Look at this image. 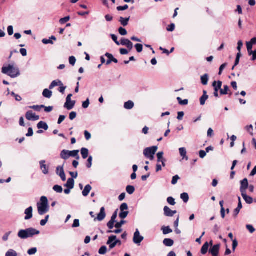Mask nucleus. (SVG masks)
<instances>
[{
	"label": "nucleus",
	"mask_w": 256,
	"mask_h": 256,
	"mask_svg": "<svg viewBox=\"0 0 256 256\" xmlns=\"http://www.w3.org/2000/svg\"><path fill=\"white\" fill-rule=\"evenodd\" d=\"M76 104L75 100H72L69 103L66 102L64 104V107L66 108L68 110H71L74 108V105Z\"/></svg>",
	"instance_id": "aec40b11"
},
{
	"label": "nucleus",
	"mask_w": 256,
	"mask_h": 256,
	"mask_svg": "<svg viewBox=\"0 0 256 256\" xmlns=\"http://www.w3.org/2000/svg\"><path fill=\"white\" fill-rule=\"evenodd\" d=\"M118 32L121 36H126L128 34L126 30L122 27L119 28Z\"/></svg>",
	"instance_id": "49530a36"
},
{
	"label": "nucleus",
	"mask_w": 256,
	"mask_h": 256,
	"mask_svg": "<svg viewBox=\"0 0 256 256\" xmlns=\"http://www.w3.org/2000/svg\"><path fill=\"white\" fill-rule=\"evenodd\" d=\"M180 178L178 175H176L172 177V184L173 185L176 184L178 182V180Z\"/></svg>",
	"instance_id": "864d4df0"
},
{
	"label": "nucleus",
	"mask_w": 256,
	"mask_h": 256,
	"mask_svg": "<svg viewBox=\"0 0 256 256\" xmlns=\"http://www.w3.org/2000/svg\"><path fill=\"white\" fill-rule=\"evenodd\" d=\"M180 198L183 200L184 202L186 203L189 200L188 194L186 192H184L180 194Z\"/></svg>",
	"instance_id": "72a5a7b5"
},
{
	"label": "nucleus",
	"mask_w": 256,
	"mask_h": 256,
	"mask_svg": "<svg viewBox=\"0 0 256 256\" xmlns=\"http://www.w3.org/2000/svg\"><path fill=\"white\" fill-rule=\"evenodd\" d=\"M240 191L241 193H242V192H246V190L248 188V179L245 178L243 180L240 181Z\"/></svg>",
	"instance_id": "ddd939ff"
},
{
	"label": "nucleus",
	"mask_w": 256,
	"mask_h": 256,
	"mask_svg": "<svg viewBox=\"0 0 256 256\" xmlns=\"http://www.w3.org/2000/svg\"><path fill=\"white\" fill-rule=\"evenodd\" d=\"M38 213L42 216L49 211L50 206L48 203V200L45 196L40 198V202L37 203Z\"/></svg>",
	"instance_id": "f257e3e1"
},
{
	"label": "nucleus",
	"mask_w": 256,
	"mask_h": 256,
	"mask_svg": "<svg viewBox=\"0 0 256 256\" xmlns=\"http://www.w3.org/2000/svg\"><path fill=\"white\" fill-rule=\"evenodd\" d=\"M70 20V16H66L64 18H62L60 20V22L61 24H64L65 23H66V22H68V21H69Z\"/></svg>",
	"instance_id": "09e8293b"
},
{
	"label": "nucleus",
	"mask_w": 256,
	"mask_h": 256,
	"mask_svg": "<svg viewBox=\"0 0 256 256\" xmlns=\"http://www.w3.org/2000/svg\"><path fill=\"white\" fill-rule=\"evenodd\" d=\"M208 246L209 245L208 242H206V243L204 244L202 246L201 248V253L202 254H206L208 250Z\"/></svg>",
	"instance_id": "2f4dec72"
},
{
	"label": "nucleus",
	"mask_w": 256,
	"mask_h": 256,
	"mask_svg": "<svg viewBox=\"0 0 256 256\" xmlns=\"http://www.w3.org/2000/svg\"><path fill=\"white\" fill-rule=\"evenodd\" d=\"M134 106V103L131 100L126 102L124 104V108L126 110H131Z\"/></svg>",
	"instance_id": "cd10ccee"
},
{
	"label": "nucleus",
	"mask_w": 256,
	"mask_h": 256,
	"mask_svg": "<svg viewBox=\"0 0 256 256\" xmlns=\"http://www.w3.org/2000/svg\"><path fill=\"white\" fill-rule=\"evenodd\" d=\"M134 47L138 53L141 52L143 50V46L142 44H137L134 46Z\"/></svg>",
	"instance_id": "a18cd8bd"
},
{
	"label": "nucleus",
	"mask_w": 256,
	"mask_h": 256,
	"mask_svg": "<svg viewBox=\"0 0 256 256\" xmlns=\"http://www.w3.org/2000/svg\"><path fill=\"white\" fill-rule=\"evenodd\" d=\"M112 39L114 42L118 45H120V42L118 40V37L116 35L114 34H112L110 35Z\"/></svg>",
	"instance_id": "052dcab7"
},
{
	"label": "nucleus",
	"mask_w": 256,
	"mask_h": 256,
	"mask_svg": "<svg viewBox=\"0 0 256 256\" xmlns=\"http://www.w3.org/2000/svg\"><path fill=\"white\" fill-rule=\"evenodd\" d=\"M162 232L164 234H167L170 233L172 232V230L170 228L169 226H163L162 228Z\"/></svg>",
	"instance_id": "7c9ffc66"
},
{
	"label": "nucleus",
	"mask_w": 256,
	"mask_h": 256,
	"mask_svg": "<svg viewBox=\"0 0 256 256\" xmlns=\"http://www.w3.org/2000/svg\"><path fill=\"white\" fill-rule=\"evenodd\" d=\"M122 230L121 228H116V230H112L109 229V230L106 232V233L110 234V233L114 232L115 234H118L122 232Z\"/></svg>",
	"instance_id": "8fccbe9b"
},
{
	"label": "nucleus",
	"mask_w": 256,
	"mask_h": 256,
	"mask_svg": "<svg viewBox=\"0 0 256 256\" xmlns=\"http://www.w3.org/2000/svg\"><path fill=\"white\" fill-rule=\"evenodd\" d=\"M105 56L108 58L106 62V64L109 65L112 62L114 57L112 54L108 52L106 53Z\"/></svg>",
	"instance_id": "c756f323"
},
{
	"label": "nucleus",
	"mask_w": 256,
	"mask_h": 256,
	"mask_svg": "<svg viewBox=\"0 0 256 256\" xmlns=\"http://www.w3.org/2000/svg\"><path fill=\"white\" fill-rule=\"evenodd\" d=\"M208 78H209V76L208 74H204L203 76H201V77H200L201 82L203 85L206 86V85L208 84Z\"/></svg>",
	"instance_id": "412c9836"
},
{
	"label": "nucleus",
	"mask_w": 256,
	"mask_h": 256,
	"mask_svg": "<svg viewBox=\"0 0 256 256\" xmlns=\"http://www.w3.org/2000/svg\"><path fill=\"white\" fill-rule=\"evenodd\" d=\"M176 99L179 104L180 105L185 106L188 104V101L187 99L182 100L180 97H178Z\"/></svg>",
	"instance_id": "4c0bfd02"
},
{
	"label": "nucleus",
	"mask_w": 256,
	"mask_h": 256,
	"mask_svg": "<svg viewBox=\"0 0 256 256\" xmlns=\"http://www.w3.org/2000/svg\"><path fill=\"white\" fill-rule=\"evenodd\" d=\"M164 244L166 246H172L174 244V241L170 238H165L163 240Z\"/></svg>",
	"instance_id": "4be33fe9"
},
{
	"label": "nucleus",
	"mask_w": 256,
	"mask_h": 256,
	"mask_svg": "<svg viewBox=\"0 0 256 256\" xmlns=\"http://www.w3.org/2000/svg\"><path fill=\"white\" fill-rule=\"evenodd\" d=\"M126 220H121L120 222H117L115 224H114V227L116 228H122L123 224H126Z\"/></svg>",
	"instance_id": "79ce46f5"
},
{
	"label": "nucleus",
	"mask_w": 256,
	"mask_h": 256,
	"mask_svg": "<svg viewBox=\"0 0 256 256\" xmlns=\"http://www.w3.org/2000/svg\"><path fill=\"white\" fill-rule=\"evenodd\" d=\"M43 107H44V105H40V106H30L28 108L32 109H33L36 111L39 112L40 111V109L42 108Z\"/></svg>",
	"instance_id": "37998d69"
},
{
	"label": "nucleus",
	"mask_w": 256,
	"mask_h": 256,
	"mask_svg": "<svg viewBox=\"0 0 256 256\" xmlns=\"http://www.w3.org/2000/svg\"><path fill=\"white\" fill-rule=\"evenodd\" d=\"M130 19V16L126 18H124L122 17H120L119 19V22H120L121 24L124 26H126L128 24V22Z\"/></svg>",
	"instance_id": "393cba45"
},
{
	"label": "nucleus",
	"mask_w": 256,
	"mask_h": 256,
	"mask_svg": "<svg viewBox=\"0 0 256 256\" xmlns=\"http://www.w3.org/2000/svg\"><path fill=\"white\" fill-rule=\"evenodd\" d=\"M74 186V180L72 178H69L66 184H64V187L72 189Z\"/></svg>",
	"instance_id": "dca6fc26"
},
{
	"label": "nucleus",
	"mask_w": 256,
	"mask_h": 256,
	"mask_svg": "<svg viewBox=\"0 0 256 256\" xmlns=\"http://www.w3.org/2000/svg\"><path fill=\"white\" fill-rule=\"evenodd\" d=\"M107 252V248L105 246H102L98 250V253L100 254H104Z\"/></svg>",
	"instance_id": "c03bdc74"
},
{
	"label": "nucleus",
	"mask_w": 256,
	"mask_h": 256,
	"mask_svg": "<svg viewBox=\"0 0 256 256\" xmlns=\"http://www.w3.org/2000/svg\"><path fill=\"white\" fill-rule=\"evenodd\" d=\"M118 210L116 209L113 213L110 220L107 223L106 225L110 230H112L114 228V224L116 222V218L118 216Z\"/></svg>",
	"instance_id": "39448f33"
},
{
	"label": "nucleus",
	"mask_w": 256,
	"mask_h": 256,
	"mask_svg": "<svg viewBox=\"0 0 256 256\" xmlns=\"http://www.w3.org/2000/svg\"><path fill=\"white\" fill-rule=\"evenodd\" d=\"M128 209V206L126 203H123L121 204L120 206V212H124V210H127Z\"/></svg>",
	"instance_id": "e2e57ef3"
},
{
	"label": "nucleus",
	"mask_w": 256,
	"mask_h": 256,
	"mask_svg": "<svg viewBox=\"0 0 256 256\" xmlns=\"http://www.w3.org/2000/svg\"><path fill=\"white\" fill-rule=\"evenodd\" d=\"M37 127L38 129L42 128L45 130H48V124L42 121H40L38 124Z\"/></svg>",
	"instance_id": "6ab92c4d"
},
{
	"label": "nucleus",
	"mask_w": 256,
	"mask_h": 256,
	"mask_svg": "<svg viewBox=\"0 0 256 256\" xmlns=\"http://www.w3.org/2000/svg\"><path fill=\"white\" fill-rule=\"evenodd\" d=\"M238 206L237 208L234 210V212H233L232 216L234 217V218H237L240 210L242 208V203L241 202L240 198V196H238Z\"/></svg>",
	"instance_id": "9d476101"
},
{
	"label": "nucleus",
	"mask_w": 256,
	"mask_h": 256,
	"mask_svg": "<svg viewBox=\"0 0 256 256\" xmlns=\"http://www.w3.org/2000/svg\"><path fill=\"white\" fill-rule=\"evenodd\" d=\"M56 174L58 175L62 181L66 180V176L64 170V166H58L56 168Z\"/></svg>",
	"instance_id": "6e6552de"
},
{
	"label": "nucleus",
	"mask_w": 256,
	"mask_h": 256,
	"mask_svg": "<svg viewBox=\"0 0 256 256\" xmlns=\"http://www.w3.org/2000/svg\"><path fill=\"white\" fill-rule=\"evenodd\" d=\"M164 214L166 216L172 217L177 212L171 210L168 206H165L164 208Z\"/></svg>",
	"instance_id": "f8f14e48"
},
{
	"label": "nucleus",
	"mask_w": 256,
	"mask_h": 256,
	"mask_svg": "<svg viewBox=\"0 0 256 256\" xmlns=\"http://www.w3.org/2000/svg\"><path fill=\"white\" fill-rule=\"evenodd\" d=\"M37 252V248H32L28 251V254L29 255L34 254Z\"/></svg>",
	"instance_id": "5fc2aeb1"
},
{
	"label": "nucleus",
	"mask_w": 256,
	"mask_h": 256,
	"mask_svg": "<svg viewBox=\"0 0 256 256\" xmlns=\"http://www.w3.org/2000/svg\"><path fill=\"white\" fill-rule=\"evenodd\" d=\"M106 214L105 212V208L104 207L101 208L100 210V212L98 214V216L96 218V219L98 221H102L106 218Z\"/></svg>",
	"instance_id": "2eb2a0df"
},
{
	"label": "nucleus",
	"mask_w": 256,
	"mask_h": 256,
	"mask_svg": "<svg viewBox=\"0 0 256 256\" xmlns=\"http://www.w3.org/2000/svg\"><path fill=\"white\" fill-rule=\"evenodd\" d=\"M80 226V220L78 219H75L72 224V228H76Z\"/></svg>",
	"instance_id": "0e129e2a"
},
{
	"label": "nucleus",
	"mask_w": 256,
	"mask_h": 256,
	"mask_svg": "<svg viewBox=\"0 0 256 256\" xmlns=\"http://www.w3.org/2000/svg\"><path fill=\"white\" fill-rule=\"evenodd\" d=\"M92 157L90 156L88 157V160H87V164H86V167L88 168H90L92 166Z\"/></svg>",
	"instance_id": "6e6d98bb"
},
{
	"label": "nucleus",
	"mask_w": 256,
	"mask_h": 256,
	"mask_svg": "<svg viewBox=\"0 0 256 256\" xmlns=\"http://www.w3.org/2000/svg\"><path fill=\"white\" fill-rule=\"evenodd\" d=\"M42 42L44 44H53L54 42L52 40H50V38L49 40L44 38L42 40Z\"/></svg>",
	"instance_id": "69168bd1"
},
{
	"label": "nucleus",
	"mask_w": 256,
	"mask_h": 256,
	"mask_svg": "<svg viewBox=\"0 0 256 256\" xmlns=\"http://www.w3.org/2000/svg\"><path fill=\"white\" fill-rule=\"evenodd\" d=\"M79 150H74L72 151L69 150V156L70 157H74L76 158V160H79L80 157L78 155Z\"/></svg>",
	"instance_id": "5701e85b"
},
{
	"label": "nucleus",
	"mask_w": 256,
	"mask_h": 256,
	"mask_svg": "<svg viewBox=\"0 0 256 256\" xmlns=\"http://www.w3.org/2000/svg\"><path fill=\"white\" fill-rule=\"evenodd\" d=\"M229 90V87L227 85L224 86L223 89L220 90V94L221 95H226L228 94V90Z\"/></svg>",
	"instance_id": "473e14b6"
},
{
	"label": "nucleus",
	"mask_w": 256,
	"mask_h": 256,
	"mask_svg": "<svg viewBox=\"0 0 256 256\" xmlns=\"http://www.w3.org/2000/svg\"><path fill=\"white\" fill-rule=\"evenodd\" d=\"M53 190L58 193H62L63 191L62 186L59 185L54 186L53 187Z\"/></svg>",
	"instance_id": "58836bf2"
},
{
	"label": "nucleus",
	"mask_w": 256,
	"mask_h": 256,
	"mask_svg": "<svg viewBox=\"0 0 256 256\" xmlns=\"http://www.w3.org/2000/svg\"><path fill=\"white\" fill-rule=\"evenodd\" d=\"M246 47L248 55L251 56L254 53V51L252 50V43L246 42Z\"/></svg>",
	"instance_id": "e433bc0d"
},
{
	"label": "nucleus",
	"mask_w": 256,
	"mask_h": 256,
	"mask_svg": "<svg viewBox=\"0 0 256 256\" xmlns=\"http://www.w3.org/2000/svg\"><path fill=\"white\" fill-rule=\"evenodd\" d=\"M52 92L47 88L44 89L42 92V96L48 98H50L52 96Z\"/></svg>",
	"instance_id": "b1692460"
},
{
	"label": "nucleus",
	"mask_w": 256,
	"mask_h": 256,
	"mask_svg": "<svg viewBox=\"0 0 256 256\" xmlns=\"http://www.w3.org/2000/svg\"><path fill=\"white\" fill-rule=\"evenodd\" d=\"M242 196L246 203L248 204H252L253 202V198L252 197L248 196L246 192H242Z\"/></svg>",
	"instance_id": "f3484780"
},
{
	"label": "nucleus",
	"mask_w": 256,
	"mask_h": 256,
	"mask_svg": "<svg viewBox=\"0 0 256 256\" xmlns=\"http://www.w3.org/2000/svg\"><path fill=\"white\" fill-rule=\"evenodd\" d=\"M40 232L34 228H30L26 230H20L18 234V236L22 239H26L28 238H32L35 235H38Z\"/></svg>",
	"instance_id": "f03ea898"
},
{
	"label": "nucleus",
	"mask_w": 256,
	"mask_h": 256,
	"mask_svg": "<svg viewBox=\"0 0 256 256\" xmlns=\"http://www.w3.org/2000/svg\"><path fill=\"white\" fill-rule=\"evenodd\" d=\"M135 190V188L132 186H128L126 188V191L129 194H132Z\"/></svg>",
	"instance_id": "f704fd0d"
},
{
	"label": "nucleus",
	"mask_w": 256,
	"mask_h": 256,
	"mask_svg": "<svg viewBox=\"0 0 256 256\" xmlns=\"http://www.w3.org/2000/svg\"><path fill=\"white\" fill-rule=\"evenodd\" d=\"M167 202L172 206H174L176 204L175 200L171 196H170L167 198Z\"/></svg>",
	"instance_id": "3c124183"
},
{
	"label": "nucleus",
	"mask_w": 256,
	"mask_h": 256,
	"mask_svg": "<svg viewBox=\"0 0 256 256\" xmlns=\"http://www.w3.org/2000/svg\"><path fill=\"white\" fill-rule=\"evenodd\" d=\"M247 230L250 232V233L252 234L256 230L254 227L251 224H247L246 226Z\"/></svg>",
	"instance_id": "603ef678"
},
{
	"label": "nucleus",
	"mask_w": 256,
	"mask_h": 256,
	"mask_svg": "<svg viewBox=\"0 0 256 256\" xmlns=\"http://www.w3.org/2000/svg\"><path fill=\"white\" fill-rule=\"evenodd\" d=\"M69 150H62L60 154V158L64 160H68L70 158Z\"/></svg>",
	"instance_id": "a211bd4d"
},
{
	"label": "nucleus",
	"mask_w": 256,
	"mask_h": 256,
	"mask_svg": "<svg viewBox=\"0 0 256 256\" xmlns=\"http://www.w3.org/2000/svg\"><path fill=\"white\" fill-rule=\"evenodd\" d=\"M26 118L28 120L36 121L40 119V116L36 115L32 110H28L26 114Z\"/></svg>",
	"instance_id": "423d86ee"
},
{
	"label": "nucleus",
	"mask_w": 256,
	"mask_h": 256,
	"mask_svg": "<svg viewBox=\"0 0 256 256\" xmlns=\"http://www.w3.org/2000/svg\"><path fill=\"white\" fill-rule=\"evenodd\" d=\"M174 28L175 24H174L172 23L168 26V27L166 28V30L168 32H173L174 30Z\"/></svg>",
	"instance_id": "680f3d73"
},
{
	"label": "nucleus",
	"mask_w": 256,
	"mask_h": 256,
	"mask_svg": "<svg viewBox=\"0 0 256 256\" xmlns=\"http://www.w3.org/2000/svg\"><path fill=\"white\" fill-rule=\"evenodd\" d=\"M222 82L220 80H218V82H216V81H214L212 82V86L213 87H216L218 88L219 90H220L222 88Z\"/></svg>",
	"instance_id": "c9c22d12"
},
{
	"label": "nucleus",
	"mask_w": 256,
	"mask_h": 256,
	"mask_svg": "<svg viewBox=\"0 0 256 256\" xmlns=\"http://www.w3.org/2000/svg\"><path fill=\"white\" fill-rule=\"evenodd\" d=\"M128 8V6L127 4H125L124 6H118L116 8V10L118 11H124L126 10Z\"/></svg>",
	"instance_id": "13d9d810"
},
{
	"label": "nucleus",
	"mask_w": 256,
	"mask_h": 256,
	"mask_svg": "<svg viewBox=\"0 0 256 256\" xmlns=\"http://www.w3.org/2000/svg\"><path fill=\"white\" fill-rule=\"evenodd\" d=\"M81 154L82 156V158L84 159H86L88 157V148H82L81 149Z\"/></svg>",
	"instance_id": "c85d7f7f"
},
{
	"label": "nucleus",
	"mask_w": 256,
	"mask_h": 256,
	"mask_svg": "<svg viewBox=\"0 0 256 256\" xmlns=\"http://www.w3.org/2000/svg\"><path fill=\"white\" fill-rule=\"evenodd\" d=\"M128 214V211L120 212V214H119V216L122 219H124L127 217Z\"/></svg>",
	"instance_id": "de8ad7c7"
},
{
	"label": "nucleus",
	"mask_w": 256,
	"mask_h": 256,
	"mask_svg": "<svg viewBox=\"0 0 256 256\" xmlns=\"http://www.w3.org/2000/svg\"><path fill=\"white\" fill-rule=\"evenodd\" d=\"M90 104L89 99L88 98L86 101L82 102V106L84 108H86L88 107Z\"/></svg>",
	"instance_id": "338daca9"
},
{
	"label": "nucleus",
	"mask_w": 256,
	"mask_h": 256,
	"mask_svg": "<svg viewBox=\"0 0 256 256\" xmlns=\"http://www.w3.org/2000/svg\"><path fill=\"white\" fill-rule=\"evenodd\" d=\"M91 190H92V186L90 184H87L85 186L84 190L82 192V195L84 196H88V194H89L90 191Z\"/></svg>",
	"instance_id": "bb28decb"
},
{
	"label": "nucleus",
	"mask_w": 256,
	"mask_h": 256,
	"mask_svg": "<svg viewBox=\"0 0 256 256\" xmlns=\"http://www.w3.org/2000/svg\"><path fill=\"white\" fill-rule=\"evenodd\" d=\"M208 98V96H202L200 98V104L202 106H204L206 100Z\"/></svg>",
	"instance_id": "bf43d9fd"
},
{
	"label": "nucleus",
	"mask_w": 256,
	"mask_h": 256,
	"mask_svg": "<svg viewBox=\"0 0 256 256\" xmlns=\"http://www.w3.org/2000/svg\"><path fill=\"white\" fill-rule=\"evenodd\" d=\"M144 240V237L140 235V232L136 229L134 236L133 241L136 244H140Z\"/></svg>",
	"instance_id": "0eeeda50"
},
{
	"label": "nucleus",
	"mask_w": 256,
	"mask_h": 256,
	"mask_svg": "<svg viewBox=\"0 0 256 256\" xmlns=\"http://www.w3.org/2000/svg\"><path fill=\"white\" fill-rule=\"evenodd\" d=\"M158 150L157 146H152L149 148H146L144 150V156L150 160H153L154 158V155Z\"/></svg>",
	"instance_id": "20e7f679"
},
{
	"label": "nucleus",
	"mask_w": 256,
	"mask_h": 256,
	"mask_svg": "<svg viewBox=\"0 0 256 256\" xmlns=\"http://www.w3.org/2000/svg\"><path fill=\"white\" fill-rule=\"evenodd\" d=\"M116 236L114 235L110 236L108 237V240L106 242V244L108 245L110 244H112L116 240Z\"/></svg>",
	"instance_id": "a19ab883"
},
{
	"label": "nucleus",
	"mask_w": 256,
	"mask_h": 256,
	"mask_svg": "<svg viewBox=\"0 0 256 256\" xmlns=\"http://www.w3.org/2000/svg\"><path fill=\"white\" fill-rule=\"evenodd\" d=\"M8 32L9 36H12L14 34V28L12 26L8 27Z\"/></svg>",
	"instance_id": "774afa93"
},
{
	"label": "nucleus",
	"mask_w": 256,
	"mask_h": 256,
	"mask_svg": "<svg viewBox=\"0 0 256 256\" xmlns=\"http://www.w3.org/2000/svg\"><path fill=\"white\" fill-rule=\"evenodd\" d=\"M32 206H30L27 208L24 211V214L26 215L24 217L26 220H28L32 218Z\"/></svg>",
	"instance_id": "4468645a"
},
{
	"label": "nucleus",
	"mask_w": 256,
	"mask_h": 256,
	"mask_svg": "<svg viewBox=\"0 0 256 256\" xmlns=\"http://www.w3.org/2000/svg\"><path fill=\"white\" fill-rule=\"evenodd\" d=\"M220 246V244L214 245L210 248L209 252L210 253L212 256H218L219 254Z\"/></svg>",
	"instance_id": "1a4fd4ad"
},
{
	"label": "nucleus",
	"mask_w": 256,
	"mask_h": 256,
	"mask_svg": "<svg viewBox=\"0 0 256 256\" xmlns=\"http://www.w3.org/2000/svg\"><path fill=\"white\" fill-rule=\"evenodd\" d=\"M76 62V58L74 56H71L69 58V62L72 66H74Z\"/></svg>",
	"instance_id": "4d7b16f0"
},
{
	"label": "nucleus",
	"mask_w": 256,
	"mask_h": 256,
	"mask_svg": "<svg viewBox=\"0 0 256 256\" xmlns=\"http://www.w3.org/2000/svg\"><path fill=\"white\" fill-rule=\"evenodd\" d=\"M17 252L14 250H9L6 254V256H17Z\"/></svg>",
	"instance_id": "ea45409f"
},
{
	"label": "nucleus",
	"mask_w": 256,
	"mask_h": 256,
	"mask_svg": "<svg viewBox=\"0 0 256 256\" xmlns=\"http://www.w3.org/2000/svg\"><path fill=\"white\" fill-rule=\"evenodd\" d=\"M179 152L181 156L186 160H188V157L186 156V150L184 148H179Z\"/></svg>",
	"instance_id": "a878e982"
},
{
	"label": "nucleus",
	"mask_w": 256,
	"mask_h": 256,
	"mask_svg": "<svg viewBox=\"0 0 256 256\" xmlns=\"http://www.w3.org/2000/svg\"><path fill=\"white\" fill-rule=\"evenodd\" d=\"M2 72L12 78H16L20 74L19 69L10 64H9L7 66H3Z\"/></svg>",
	"instance_id": "7ed1b4c3"
},
{
	"label": "nucleus",
	"mask_w": 256,
	"mask_h": 256,
	"mask_svg": "<svg viewBox=\"0 0 256 256\" xmlns=\"http://www.w3.org/2000/svg\"><path fill=\"white\" fill-rule=\"evenodd\" d=\"M46 160H42L40 162V165L42 172L44 174H48L49 172V168L46 164Z\"/></svg>",
	"instance_id": "9b49d317"
}]
</instances>
